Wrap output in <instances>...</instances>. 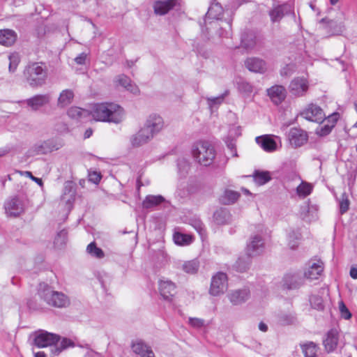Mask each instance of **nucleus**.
<instances>
[{
    "mask_svg": "<svg viewBox=\"0 0 357 357\" xmlns=\"http://www.w3.org/2000/svg\"><path fill=\"white\" fill-rule=\"evenodd\" d=\"M90 116L96 121L121 123L125 116L123 107L113 102L94 104L90 111Z\"/></svg>",
    "mask_w": 357,
    "mask_h": 357,
    "instance_id": "1",
    "label": "nucleus"
},
{
    "mask_svg": "<svg viewBox=\"0 0 357 357\" xmlns=\"http://www.w3.org/2000/svg\"><path fill=\"white\" fill-rule=\"evenodd\" d=\"M24 76L30 86L40 87L46 82L47 70L42 63H32L25 68Z\"/></svg>",
    "mask_w": 357,
    "mask_h": 357,
    "instance_id": "2",
    "label": "nucleus"
},
{
    "mask_svg": "<svg viewBox=\"0 0 357 357\" xmlns=\"http://www.w3.org/2000/svg\"><path fill=\"white\" fill-rule=\"evenodd\" d=\"M191 151L196 161L204 166L210 165L215 157V151L208 142L200 141L195 143Z\"/></svg>",
    "mask_w": 357,
    "mask_h": 357,
    "instance_id": "3",
    "label": "nucleus"
},
{
    "mask_svg": "<svg viewBox=\"0 0 357 357\" xmlns=\"http://www.w3.org/2000/svg\"><path fill=\"white\" fill-rule=\"evenodd\" d=\"M39 296L47 305L55 307H66L70 304V300L66 295L54 291L45 284L40 285Z\"/></svg>",
    "mask_w": 357,
    "mask_h": 357,
    "instance_id": "4",
    "label": "nucleus"
},
{
    "mask_svg": "<svg viewBox=\"0 0 357 357\" xmlns=\"http://www.w3.org/2000/svg\"><path fill=\"white\" fill-rule=\"evenodd\" d=\"M266 250V243L263 236V231L252 234L246 245L245 253L248 257L261 255Z\"/></svg>",
    "mask_w": 357,
    "mask_h": 357,
    "instance_id": "5",
    "label": "nucleus"
},
{
    "mask_svg": "<svg viewBox=\"0 0 357 357\" xmlns=\"http://www.w3.org/2000/svg\"><path fill=\"white\" fill-rule=\"evenodd\" d=\"M51 99V96L49 93L36 94L26 100H20L17 103L26 105L28 109L37 112L48 105Z\"/></svg>",
    "mask_w": 357,
    "mask_h": 357,
    "instance_id": "6",
    "label": "nucleus"
},
{
    "mask_svg": "<svg viewBox=\"0 0 357 357\" xmlns=\"http://www.w3.org/2000/svg\"><path fill=\"white\" fill-rule=\"evenodd\" d=\"M33 344L38 348L51 347L59 340V337L55 334L43 330L36 331L31 335Z\"/></svg>",
    "mask_w": 357,
    "mask_h": 357,
    "instance_id": "7",
    "label": "nucleus"
},
{
    "mask_svg": "<svg viewBox=\"0 0 357 357\" xmlns=\"http://www.w3.org/2000/svg\"><path fill=\"white\" fill-rule=\"evenodd\" d=\"M227 289V276L222 272L212 277L209 293L213 296L224 294Z\"/></svg>",
    "mask_w": 357,
    "mask_h": 357,
    "instance_id": "8",
    "label": "nucleus"
},
{
    "mask_svg": "<svg viewBox=\"0 0 357 357\" xmlns=\"http://www.w3.org/2000/svg\"><path fill=\"white\" fill-rule=\"evenodd\" d=\"M76 190L73 186L71 182L65 183L62 195L60 199V206L64 211L69 213L73 208V203L75 199Z\"/></svg>",
    "mask_w": 357,
    "mask_h": 357,
    "instance_id": "9",
    "label": "nucleus"
},
{
    "mask_svg": "<svg viewBox=\"0 0 357 357\" xmlns=\"http://www.w3.org/2000/svg\"><path fill=\"white\" fill-rule=\"evenodd\" d=\"M309 89L308 80L304 77H297L293 79L289 86L290 93L296 97L305 96Z\"/></svg>",
    "mask_w": 357,
    "mask_h": 357,
    "instance_id": "10",
    "label": "nucleus"
},
{
    "mask_svg": "<svg viewBox=\"0 0 357 357\" xmlns=\"http://www.w3.org/2000/svg\"><path fill=\"white\" fill-rule=\"evenodd\" d=\"M301 116L305 119L316 123H321L325 119L322 109L317 105L310 104L301 112Z\"/></svg>",
    "mask_w": 357,
    "mask_h": 357,
    "instance_id": "11",
    "label": "nucleus"
},
{
    "mask_svg": "<svg viewBox=\"0 0 357 357\" xmlns=\"http://www.w3.org/2000/svg\"><path fill=\"white\" fill-rule=\"evenodd\" d=\"M158 289L162 298L167 301H172L176 294L175 283L166 278H162L159 280Z\"/></svg>",
    "mask_w": 357,
    "mask_h": 357,
    "instance_id": "12",
    "label": "nucleus"
},
{
    "mask_svg": "<svg viewBox=\"0 0 357 357\" xmlns=\"http://www.w3.org/2000/svg\"><path fill=\"white\" fill-rule=\"evenodd\" d=\"M287 139L290 144L296 148L304 145L307 142L308 135L301 128H291L287 134Z\"/></svg>",
    "mask_w": 357,
    "mask_h": 357,
    "instance_id": "13",
    "label": "nucleus"
},
{
    "mask_svg": "<svg viewBox=\"0 0 357 357\" xmlns=\"http://www.w3.org/2000/svg\"><path fill=\"white\" fill-rule=\"evenodd\" d=\"M257 144L266 152H273L278 149V142H280L279 137L265 135L257 137Z\"/></svg>",
    "mask_w": 357,
    "mask_h": 357,
    "instance_id": "14",
    "label": "nucleus"
},
{
    "mask_svg": "<svg viewBox=\"0 0 357 357\" xmlns=\"http://www.w3.org/2000/svg\"><path fill=\"white\" fill-rule=\"evenodd\" d=\"M153 137L154 136L142 126L137 132L130 137V142L133 147H139L149 143Z\"/></svg>",
    "mask_w": 357,
    "mask_h": 357,
    "instance_id": "15",
    "label": "nucleus"
},
{
    "mask_svg": "<svg viewBox=\"0 0 357 357\" xmlns=\"http://www.w3.org/2000/svg\"><path fill=\"white\" fill-rule=\"evenodd\" d=\"M143 126L155 137L163 129L164 121L159 115L151 114L147 118Z\"/></svg>",
    "mask_w": 357,
    "mask_h": 357,
    "instance_id": "16",
    "label": "nucleus"
},
{
    "mask_svg": "<svg viewBox=\"0 0 357 357\" xmlns=\"http://www.w3.org/2000/svg\"><path fill=\"white\" fill-rule=\"evenodd\" d=\"M324 271V264L321 261H310L304 271V277L310 280H317Z\"/></svg>",
    "mask_w": 357,
    "mask_h": 357,
    "instance_id": "17",
    "label": "nucleus"
},
{
    "mask_svg": "<svg viewBox=\"0 0 357 357\" xmlns=\"http://www.w3.org/2000/svg\"><path fill=\"white\" fill-rule=\"evenodd\" d=\"M131 349L133 353L140 357H155L151 346L141 340L132 342Z\"/></svg>",
    "mask_w": 357,
    "mask_h": 357,
    "instance_id": "18",
    "label": "nucleus"
},
{
    "mask_svg": "<svg viewBox=\"0 0 357 357\" xmlns=\"http://www.w3.org/2000/svg\"><path fill=\"white\" fill-rule=\"evenodd\" d=\"M5 210L10 216H17L24 211V203L18 197H13L5 203Z\"/></svg>",
    "mask_w": 357,
    "mask_h": 357,
    "instance_id": "19",
    "label": "nucleus"
},
{
    "mask_svg": "<svg viewBox=\"0 0 357 357\" xmlns=\"http://www.w3.org/2000/svg\"><path fill=\"white\" fill-rule=\"evenodd\" d=\"M57 149L59 146L54 139L40 142L32 147V151L37 155L47 154Z\"/></svg>",
    "mask_w": 357,
    "mask_h": 357,
    "instance_id": "20",
    "label": "nucleus"
},
{
    "mask_svg": "<svg viewBox=\"0 0 357 357\" xmlns=\"http://www.w3.org/2000/svg\"><path fill=\"white\" fill-rule=\"evenodd\" d=\"M245 67L251 72L264 73L267 70L266 63L257 57L248 58L245 61Z\"/></svg>",
    "mask_w": 357,
    "mask_h": 357,
    "instance_id": "21",
    "label": "nucleus"
},
{
    "mask_svg": "<svg viewBox=\"0 0 357 357\" xmlns=\"http://www.w3.org/2000/svg\"><path fill=\"white\" fill-rule=\"evenodd\" d=\"M178 5L177 0H162L154 3L153 8L156 14L163 15Z\"/></svg>",
    "mask_w": 357,
    "mask_h": 357,
    "instance_id": "22",
    "label": "nucleus"
},
{
    "mask_svg": "<svg viewBox=\"0 0 357 357\" xmlns=\"http://www.w3.org/2000/svg\"><path fill=\"white\" fill-rule=\"evenodd\" d=\"M268 96L276 105L281 103L286 98L287 91L284 86L275 85L267 90Z\"/></svg>",
    "mask_w": 357,
    "mask_h": 357,
    "instance_id": "23",
    "label": "nucleus"
},
{
    "mask_svg": "<svg viewBox=\"0 0 357 357\" xmlns=\"http://www.w3.org/2000/svg\"><path fill=\"white\" fill-rule=\"evenodd\" d=\"M115 82L116 84L123 87L128 91L132 93L134 95L139 93V89L138 86L132 82V80L128 76L125 75H119L116 77Z\"/></svg>",
    "mask_w": 357,
    "mask_h": 357,
    "instance_id": "24",
    "label": "nucleus"
},
{
    "mask_svg": "<svg viewBox=\"0 0 357 357\" xmlns=\"http://www.w3.org/2000/svg\"><path fill=\"white\" fill-rule=\"evenodd\" d=\"M249 296V290L244 288L231 291L228 294V298L233 305H240L245 302L248 299Z\"/></svg>",
    "mask_w": 357,
    "mask_h": 357,
    "instance_id": "25",
    "label": "nucleus"
},
{
    "mask_svg": "<svg viewBox=\"0 0 357 357\" xmlns=\"http://www.w3.org/2000/svg\"><path fill=\"white\" fill-rule=\"evenodd\" d=\"M291 11V6L289 4L284 3L274 7L269 11V15L272 22H280L284 17L285 13Z\"/></svg>",
    "mask_w": 357,
    "mask_h": 357,
    "instance_id": "26",
    "label": "nucleus"
},
{
    "mask_svg": "<svg viewBox=\"0 0 357 357\" xmlns=\"http://www.w3.org/2000/svg\"><path fill=\"white\" fill-rule=\"evenodd\" d=\"M283 285L289 289H296L303 284V279L298 274H287L284 277Z\"/></svg>",
    "mask_w": 357,
    "mask_h": 357,
    "instance_id": "27",
    "label": "nucleus"
},
{
    "mask_svg": "<svg viewBox=\"0 0 357 357\" xmlns=\"http://www.w3.org/2000/svg\"><path fill=\"white\" fill-rule=\"evenodd\" d=\"M17 38L15 31L11 29L0 30V44L6 47L12 46Z\"/></svg>",
    "mask_w": 357,
    "mask_h": 357,
    "instance_id": "28",
    "label": "nucleus"
},
{
    "mask_svg": "<svg viewBox=\"0 0 357 357\" xmlns=\"http://www.w3.org/2000/svg\"><path fill=\"white\" fill-rule=\"evenodd\" d=\"M338 342V334L335 330H331L324 340V345L327 352L333 351L337 347Z\"/></svg>",
    "mask_w": 357,
    "mask_h": 357,
    "instance_id": "29",
    "label": "nucleus"
},
{
    "mask_svg": "<svg viewBox=\"0 0 357 357\" xmlns=\"http://www.w3.org/2000/svg\"><path fill=\"white\" fill-rule=\"evenodd\" d=\"M223 9L221 5L218 3H213L208 8V12L205 17V23H211L210 20H219L222 17Z\"/></svg>",
    "mask_w": 357,
    "mask_h": 357,
    "instance_id": "30",
    "label": "nucleus"
},
{
    "mask_svg": "<svg viewBox=\"0 0 357 357\" xmlns=\"http://www.w3.org/2000/svg\"><path fill=\"white\" fill-rule=\"evenodd\" d=\"M213 218L218 225H226L231 222V215L227 208H220L215 211Z\"/></svg>",
    "mask_w": 357,
    "mask_h": 357,
    "instance_id": "31",
    "label": "nucleus"
},
{
    "mask_svg": "<svg viewBox=\"0 0 357 357\" xmlns=\"http://www.w3.org/2000/svg\"><path fill=\"white\" fill-rule=\"evenodd\" d=\"M68 116L78 121H84L90 116L89 111L77 107H72L68 110Z\"/></svg>",
    "mask_w": 357,
    "mask_h": 357,
    "instance_id": "32",
    "label": "nucleus"
},
{
    "mask_svg": "<svg viewBox=\"0 0 357 357\" xmlns=\"http://www.w3.org/2000/svg\"><path fill=\"white\" fill-rule=\"evenodd\" d=\"M301 233L298 230H296L294 229H290L287 231V245L290 249H296L299 244V241L301 239Z\"/></svg>",
    "mask_w": 357,
    "mask_h": 357,
    "instance_id": "33",
    "label": "nucleus"
},
{
    "mask_svg": "<svg viewBox=\"0 0 357 357\" xmlns=\"http://www.w3.org/2000/svg\"><path fill=\"white\" fill-rule=\"evenodd\" d=\"M182 270L188 274H195L199 268V261L197 259L179 263Z\"/></svg>",
    "mask_w": 357,
    "mask_h": 357,
    "instance_id": "34",
    "label": "nucleus"
},
{
    "mask_svg": "<svg viewBox=\"0 0 357 357\" xmlns=\"http://www.w3.org/2000/svg\"><path fill=\"white\" fill-rule=\"evenodd\" d=\"M73 98V91L70 89H65L61 92L57 105L60 107H64L72 102Z\"/></svg>",
    "mask_w": 357,
    "mask_h": 357,
    "instance_id": "35",
    "label": "nucleus"
},
{
    "mask_svg": "<svg viewBox=\"0 0 357 357\" xmlns=\"http://www.w3.org/2000/svg\"><path fill=\"white\" fill-rule=\"evenodd\" d=\"M165 202V198L161 195H147L142 202L144 208L155 207Z\"/></svg>",
    "mask_w": 357,
    "mask_h": 357,
    "instance_id": "36",
    "label": "nucleus"
},
{
    "mask_svg": "<svg viewBox=\"0 0 357 357\" xmlns=\"http://www.w3.org/2000/svg\"><path fill=\"white\" fill-rule=\"evenodd\" d=\"M239 197L240 194L238 192L227 190L220 197V201L223 204L229 205L237 201Z\"/></svg>",
    "mask_w": 357,
    "mask_h": 357,
    "instance_id": "37",
    "label": "nucleus"
},
{
    "mask_svg": "<svg viewBox=\"0 0 357 357\" xmlns=\"http://www.w3.org/2000/svg\"><path fill=\"white\" fill-rule=\"evenodd\" d=\"M173 239L176 245L181 246L188 245L193 241V237L191 235L180 232H175L173 236Z\"/></svg>",
    "mask_w": 357,
    "mask_h": 357,
    "instance_id": "38",
    "label": "nucleus"
},
{
    "mask_svg": "<svg viewBox=\"0 0 357 357\" xmlns=\"http://www.w3.org/2000/svg\"><path fill=\"white\" fill-rule=\"evenodd\" d=\"M313 190L312 184L301 181L296 188V195L301 198H305L310 195Z\"/></svg>",
    "mask_w": 357,
    "mask_h": 357,
    "instance_id": "39",
    "label": "nucleus"
},
{
    "mask_svg": "<svg viewBox=\"0 0 357 357\" xmlns=\"http://www.w3.org/2000/svg\"><path fill=\"white\" fill-rule=\"evenodd\" d=\"M178 173L181 177H185L189 172L190 165L185 158H180L177 160Z\"/></svg>",
    "mask_w": 357,
    "mask_h": 357,
    "instance_id": "40",
    "label": "nucleus"
},
{
    "mask_svg": "<svg viewBox=\"0 0 357 357\" xmlns=\"http://www.w3.org/2000/svg\"><path fill=\"white\" fill-rule=\"evenodd\" d=\"M86 252L91 257L97 259H102L105 257L104 252L101 248L97 247L95 242H92L87 245Z\"/></svg>",
    "mask_w": 357,
    "mask_h": 357,
    "instance_id": "41",
    "label": "nucleus"
},
{
    "mask_svg": "<svg viewBox=\"0 0 357 357\" xmlns=\"http://www.w3.org/2000/svg\"><path fill=\"white\" fill-rule=\"evenodd\" d=\"M305 357H316L317 348L314 343L310 342L301 345Z\"/></svg>",
    "mask_w": 357,
    "mask_h": 357,
    "instance_id": "42",
    "label": "nucleus"
},
{
    "mask_svg": "<svg viewBox=\"0 0 357 357\" xmlns=\"http://www.w3.org/2000/svg\"><path fill=\"white\" fill-rule=\"evenodd\" d=\"M254 180L258 185H264L271 180V176L268 172H257Z\"/></svg>",
    "mask_w": 357,
    "mask_h": 357,
    "instance_id": "43",
    "label": "nucleus"
},
{
    "mask_svg": "<svg viewBox=\"0 0 357 357\" xmlns=\"http://www.w3.org/2000/svg\"><path fill=\"white\" fill-rule=\"evenodd\" d=\"M9 66L8 70L10 73H14L20 61V56L17 53L13 52L8 56Z\"/></svg>",
    "mask_w": 357,
    "mask_h": 357,
    "instance_id": "44",
    "label": "nucleus"
},
{
    "mask_svg": "<svg viewBox=\"0 0 357 357\" xmlns=\"http://www.w3.org/2000/svg\"><path fill=\"white\" fill-rule=\"evenodd\" d=\"M68 232L65 229L61 230L57 233L54 243L57 248L64 245L67 241Z\"/></svg>",
    "mask_w": 357,
    "mask_h": 357,
    "instance_id": "45",
    "label": "nucleus"
},
{
    "mask_svg": "<svg viewBox=\"0 0 357 357\" xmlns=\"http://www.w3.org/2000/svg\"><path fill=\"white\" fill-rule=\"evenodd\" d=\"M241 44L246 50H251L255 46V37L252 34L248 35L242 38Z\"/></svg>",
    "mask_w": 357,
    "mask_h": 357,
    "instance_id": "46",
    "label": "nucleus"
},
{
    "mask_svg": "<svg viewBox=\"0 0 357 357\" xmlns=\"http://www.w3.org/2000/svg\"><path fill=\"white\" fill-rule=\"evenodd\" d=\"M225 96V94H222L218 97L206 98L209 107L211 109L218 107L222 103Z\"/></svg>",
    "mask_w": 357,
    "mask_h": 357,
    "instance_id": "47",
    "label": "nucleus"
},
{
    "mask_svg": "<svg viewBox=\"0 0 357 357\" xmlns=\"http://www.w3.org/2000/svg\"><path fill=\"white\" fill-rule=\"evenodd\" d=\"M310 302L313 308L318 310H321L324 309V301L321 297L317 295H313L310 297Z\"/></svg>",
    "mask_w": 357,
    "mask_h": 357,
    "instance_id": "48",
    "label": "nucleus"
},
{
    "mask_svg": "<svg viewBox=\"0 0 357 357\" xmlns=\"http://www.w3.org/2000/svg\"><path fill=\"white\" fill-rule=\"evenodd\" d=\"M74 343L73 341L68 338H63L61 343L59 347H56L54 349V351H53L54 354H59L60 352H61L63 349H66L68 347H73Z\"/></svg>",
    "mask_w": 357,
    "mask_h": 357,
    "instance_id": "49",
    "label": "nucleus"
},
{
    "mask_svg": "<svg viewBox=\"0 0 357 357\" xmlns=\"http://www.w3.org/2000/svg\"><path fill=\"white\" fill-rule=\"evenodd\" d=\"M250 264V257H248L246 260L239 258L236 262V268L237 271L244 272L248 268Z\"/></svg>",
    "mask_w": 357,
    "mask_h": 357,
    "instance_id": "50",
    "label": "nucleus"
},
{
    "mask_svg": "<svg viewBox=\"0 0 357 357\" xmlns=\"http://www.w3.org/2000/svg\"><path fill=\"white\" fill-rule=\"evenodd\" d=\"M191 225L195 229V230L199 233V234L202 237L205 235V229L204 224L199 219L192 220L191 222Z\"/></svg>",
    "mask_w": 357,
    "mask_h": 357,
    "instance_id": "51",
    "label": "nucleus"
},
{
    "mask_svg": "<svg viewBox=\"0 0 357 357\" xmlns=\"http://www.w3.org/2000/svg\"><path fill=\"white\" fill-rule=\"evenodd\" d=\"M349 207V200L348 199L347 195L344 193L342 195L341 200L340 201V213H344L347 212Z\"/></svg>",
    "mask_w": 357,
    "mask_h": 357,
    "instance_id": "52",
    "label": "nucleus"
},
{
    "mask_svg": "<svg viewBox=\"0 0 357 357\" xmlns=\"http://www.w3.org/2000/svg\"><path fill=\"white\" fill-rule=\"evenodd\" d=\"M238 89L245 93L249 94L252 92L253 87L252 86L245 81H241L238 83Z\"/></svg>",
    "mask_w": 357,
    "mask_h": 357,
    "instance_id": "53",
    "label": "nucleus"
},
{
    "mask_svg": "<svg viewBox=\"0 0 357 357\" xmlns=\"http://www.w3.org/2000/svg\"><path fill=\"white\" fill-rule=\"evenodd\" d=\"M339 309L343 319L348 320L351 317V313L342 301L339 303Z\"/></svg>",
    "mask_w": 357,
    "mask_h": 357,
    "instance_id": "54",
    "label": "nucleus"
},
{
    "mask_svg": "<svg viewBox=\"0 0 357 357\" xmlns=\"http://www.w3.org/2000/svg\"><path fill=\"white\" fill-rule=\"evenodd\" d=\"M18 172H19V174L21 176H24L26 177L30 178L31 180L35 181L40 186H43V182L42 179L39 178H37V177H35L34 176H33V174H32V173L31 172H29V171H19Z\"/></svg>",
    "mask_w": 357,
    "mask_h": 357,
    "instance_id": "55",
    "label": "nucleus"
},
{
    "mask_svg": "<svg viewBox=\"0 0 357 357\" xmlns=\"http://www.w3.org/2000/svg\"><path fill=\"white\" fill-rule=\"evenodd\" d=\"M189 324L195 328H200L204 325V320L199 318L190 317L188 319Z\"/></svg>",
    "mask_w": 357,
    "mask_h": 357,
    "instance_id": "56",
    "label": "nucleus"
},
{
    "mask_svg": "<svg viewBox=\"0 0 357 357\" xmlns=\"http://www.w3.org/2000/svg\"><path fill=\"white\" fill-rule=\"evenodd\" d=\"M101 179V174L98 172H90L89 173V181L98 184Z\"/></svg>",
    "mask_w": 357,
    "mask_h": 357,
    "instance_id": "57",
    "label": "nucleus"
},
{
    "mask_svg": "<svg viewBox=\"0 0 357 357\" xmlns=\"http://www.w3.org/2000/svg\"><path fill=\"white\" fill-rule=\"evenodd\" d=\"M333 128V124L326 123L324 126H322L319 131H317V133L320 135H326L329 134Z\"/></svg>",
    "mask_w": 357,
    "mask_h": 357,
    "instance_id": "58",
    "label": "nucleus"
},
{
    "mask_svg": "<svg viewBox=\"0 0 357 357\" xmlns=\"http://www.w3.org/2000/svg\"><path fill=\"white\" fill-rule=\"evenodd\" d=\"M240 135H241L240 127H238V126H233L229 130L228 139L229 138L237 137Z\"/></svg>",
    "mask_w": 357,
    "mask_h": 357,
    "instance_id": "59",
    "label": "nucleus"
},
{
    "mask_svg": "<svg viewBox=\"0 0 357 357\" xmlns=\"http://www.w3.org/2000/svg\"><path fill=\"white\" fill-rule=\"evenodd\" d=\"M88 54L86 53H81L77 56L75 58V61L76 63L79 65H83L85 63L86 59L87 58Z\"/></svg>",
    "mask_w": 357,
    "mask_h": 357,
    "instance_id": "60",
    "label": "nucleus"
},
{
    "mask_svg": "<svg viewBox=\"0 0 357 357\" xmlns=\"http://www.w3.org/2000/svg\"><path fill=\"white\" fill-rule=\"evenodd\" d=\"M339 118V114L337 113H333L329 115L326 119V122L329 124H333V127L335 126L336 122L337 121Z\"/></svg>",
    "mask_w": 357,
    "mask_h": 357,
    "instance_id": "61",
    "label": "nucleus"
},
{
    "mask_svg": "<svg viewBox=\"0 0 357 357\" xmlns=\"http://www.w3.org/2000/svg\"><path fill=\"white\" fill-rule=\"evenodd\" d=\"M227 147L231 151L233 156L236 157L237 156V152L235 148V144L233 142L232 140H227L226 141Z\"/></svg>",
    "mask_w": 357,
    "mask_h": 357,
    "instance_id": "62",
    "label": "nucleus"
},
{
    "mask_svg": "<svg viewBox=\"0 0 357 357\" xmlns=\"http://www.w3.org/2000/svg\"><path fill=\"white\" fill-rule=\"evenodd\" d=\"M349 275L353 279H357V266H352L351 268Z\"/></svg>",
    "mask_w": 357,
    "mask_h": 357,
    "instance_id": "63",
    "label": "nucleus"
},
{
    "mask_svg": "<svg viewBox=\"0 0 357 357\" xmlns=\"http://www.w3.org/2000/svg\"><path fill=\"white\" fill-rule=\"evenodd\" d=\"M259 328L260 331H261L263 332H266L267 331V329H268V326L264 323L261 322L259 324Z\"/></svg>",
    "mask_w": 357,
    "mask_h": 357,
    "instance_id": "64",
    "label": "nucleus"
}]
</instances>
